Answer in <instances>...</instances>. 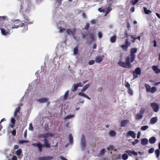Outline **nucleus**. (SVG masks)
<instances>
[{
	"label": "nucleus",
	"instance_id": "nucleus-1",
	"mask_svg": "<svg viewBox=\"0 0 160 160\" xmlns=\"http://www.w3.org/2000/svg\"><path fill=\"white\" fill-rule=\"evenodd\" d=\"M137 49L135 48H132L130 50V54L125 58V62H122L120 59L118 64L120 66L127 68H130L132 67L131 63L134 61L136 57L135 53H137Z\"/></svg>",
	"mask_w": 160,
	"mask_h": 160
},
{
	"label": "nucleus",
	"instance_id": "nucleus-2",
	"mask_svg": "<svg viewBox=\"0 0 160 160\" xmlns=\"http://www.w3.org/2000/svg\"><path fill=\"white\" fill-rule=\"evenodd\" d=\"M47 138L44 139L43 141L44 142V144H42L39 142L38 143H34L32 144V145L34 147H37L38 148V150L39 152H42V148L44 147H45L46 148H50L51 147V145L49 143V141L47 140Z\"/></svg>",
	"mask_w": 160,
	"mask_h": 160
},
{
	"label": "nucleus",
	"instance_id": "nucleus-3",
	"mask_svg": "<svg viewBox=\"0 0 160 160\" xmlns=\"http://www.w3.org/2000/svg\"><path fill=\"white\" fill-rule=\"evenodd\" d=\"M24 26V29L22 30V32L24 33L28 30V26L27 25H25L24 23H21L19 25H16L15 24H12V29L17 28L19 27H21Z\"/></svg>",
	"mask_w": 160,
	"mask_h": 160
},
{
	"label": "nucleus",
	"instance_id": "nucleus-4",
	"mask_svg": "<svg viewBox=\"0 0 160 160\" xmlns=\"http://www.w3.org/2000/svg\"><path fill=\"white\" fill-rule=\"evenodd\" d=\"M76 31L77 29L75 28H68L66 30V33L68 35H72L73 38L75 39V35Z\"/></svg>",
	"mask_w": 160,
	"mask_h": 160
},
{
	"label": "nucleus",
	"instance_id": "nucleus-5",
	"mask_svg": "<svg viewBox=\"0 0 160 160\" xmlns=\"http://www.w3.org/2000/svg\"><path fill=\"white\" fill-rule=\"evenodd\" d=\"M112 10V8L110 7V6L107 8L101 7L98 9V11L100 12H105V14H104L105 16H106Z\"/></svg>",
	"mask_w": 160,
	"mask_h": 160
},
{
	"label": "nucleus",
	"instance_id": "nucleus-6",
	"mask_svg": "<svg viewBox=\"0 0 160 160\" xmlns=\"http://www.w3.org/2000/svg\"><path fill=\"white\" fill-rule=\"evenodd\" d=\"M141 70L140 68L138 67L136 68L133 72V79L138 78V75L141 74Z\"/></svg>",
	"mask_w": 160,
	"mask_h": 160
},
{
	"label": "nucleus",
	"instance_id": "nucleus-7",
	"mask_svg": "<svg viewBox=\"0 0 160 160\" xmlns=\"http://www.w3.org/2000/svg\"><path fill=\"white\" fill-rule=\"evenodd\" d=\"M131 45V42L128 41V39H126L125 42L124 44L122 45L121 46L122 49L125 51L127 50L128 47Z\"/></svg>",
	"mask_w": 160,
	"mask_h": 160
},
{
	"label": "nucleus",
	"instance_id": "nucleus-8",
	"mask_svg": "<svg viewBox=\"0 0 160 160\" xmlns=\"http://www.w3.org/2000/svg\"><path fill=\"white\" fill-rule=\"evenodd\" d=\"M150 106L154 112H157L158 111L159 107L158 105L156 102H153L151 103Z\"/></svg>",
	"mask_w": 160,
	"mask_h": 160
},
{
	"label": "nucleus",
	"instance_id": "nucleus-9",
	"mask_svg": "<svg viewBox=\"0 0 160 160\" xmlns=\"http://www.w3.org/2000/svg\"><path fill=\"white\" fill-rule=\"evenodd\" d=\"M49 136L52 137V134L51 133H46L43 134H39L38 136V138H43L44 139L48 138Z\"/></svg>",
	"mask_w": 160,
	"mask_h": 160
},
{
	"label": "nucleus",
	"instance_id": "nucleus-10",
	"mask_svg": "<svg viewBox=\"0 0 160 160\" xmlns=\"http://www.w3.org/2000/svg\"><path fill=\"white\" fill-rule=\"evenodd\" d=\"M86 140L85 136L84 134H82V137L81 139V146L82 148V149L84 150L86 146Z\"/></svg>",
	"mask_w": 160,
	"mask_h": 160
},
{
	"label": "nucleus",
	"instance_id": "nucleus-11",
	"mask_svg": "<svg viewBox=\"0 0 160 160\" xmlns=\"http://www.w3.org/2000/svg\"><path fill=\"white\" fill-rule=\"evenodd\" d=\"M1 33L4 36L9 35L10 34V31L8 29H5L4 28L1 29Z\"/></svg>",
	"mask_w": 160,
	"mask_h": 160
},
{
	"label": "nucleus",
	"instance_id": "nucleus-12",
	"mask_svg": "<svg viewBox=\"0 0 160 160\" xmlns=\"http://www.w3.org/2000/svg\"><path fill=\"white\" fill-rule=\"evenodd\" d=\"M53 158V157L51 156H44L38 157V160H51Z\"/></svg>",
	"mask_w": 160,
	"mask_h": 160
},
{
	"label": "nucleus",
	"instance_id": "nucleus-13",
	"mask_svg": "<svg viewBox=\"0 0 160 160\" xmlns=\"http://www.w3.org/2000/svg\"><path fill=\"white\" fill-rule=\"evenodd\" d=\"M37 82H32L30 84H29L28 89L29 90L34 89L37 87Z\"/></svg>",
	"mask_w": 160,
	"mask_h": 160
},
{
	"label": "nucleus",
	"instance_id": "nucleus-14",
	"mask_svg": "<svg viewBox=\"0 0 160 160\" xmlns=\"http://www.w3.org/2000/svg\"><path fill=\"white\" fill-rule=\"evenodd\" d=\"M104 56H97L95 59V61L97 63H99L101 62L103 59Z\"/></svg>",
	"mask_w": 160,
	"mask_h": 160
},
{
	"label": "nucleus",
	"instance_id": "nucleus-15",
	"mask_svg": "<svg viewBox=\"0 0 160 160\" xmlns=\"http://www.w3.org/2000/svg\"><path fill=\"white\" fill-rule=\"evenodd\" d=\"M127 136H130L133 138H136V134L133 131H128L127 133Z\"/></svg>",
	"mask_w": 160,
	"mask_h": 160
},
{
	"label": "nucleus",
	"instance_id": "nucleus-16",
	"mask_svg": "<svg viewBox=\"0 0 160 160\" xmlns=\"http://www.w3.org/2000/svg\"><path fill=\"white\" fill-rule=\"evenodd\" d=\"M125 152L127 153L130 156H132V154L134 155L135 156L138 155V152L134 151L128 150L126 151Z\"/></svg>",
	"mask_w": 160,
	"mask_h": 160
},
{
	"label": "nucleus",
	"instance_id": "nucleus-17",
	"mask_svg": "<svg viewBox=\"0 0 160 160\" xmlns=\"http://www.w3.org/2000/svg\"><path fill=\"white\" fill-rule=\"evenodd\" d=\"M158 121V118L157 117L152 118L150 120V123L153 124L156 123Z\"/></svg>",
	"mask_w": 160,
	"mask_h": 160
},
{
	"label": "nucleus",
	"instance_id": "nucleus-18",
	"mask_svg": "<svg viewBox=\"0 0 160 160\" xmlns=\"http://www.w3.org/2000/svg\"><path fill=\"white\" fill-rule=\"evenodd\" d=\"M129 122V121L127 120H122L121 122V127H126V125Z\"/></svg>",
	"mask_w": 160,
	"mask_h": 160
},
{
	"label": "nucleus",
	"instance_id": "nucleus-19",
	"mask_svg": "<svg viewBox=\"0 0 160 160\" xmlns=\"http://www.w3.org/2000/svg\"><path fill=\"white\" fill-rule=\"evenodd\" d=\"M156 141V139L154 136L151 137L149 139V141L151 144L154 143Z\"/></svg>",
	"mask_w": 160,
	"mask_h": 160
},
{
	"label": "nucleus",
	"instance_id": "nucleus-20",
	"mask_svg": "<svg viewBox=\"0 0 160 160\" xmlns=\"http://www.w3.org/2000/svg\"><path fill=\"white\" fill-rule=\"evenodd\" d=\"M141 144L143 145H145L148 143V141L147 139L144 138L141 139Z\"/></svg>",
	"mask_w": 160,
	"mask_h": 160
},
{
	"label": "nucleus",
	"instance_id": "nucleus-21",
	"mask_svg": "<svg viewBox=\"0 0 160 160\" xmlns=\"http://www.w3.org/2000/svg\"><path fill=\"white\" fill-rule=\"evenodd\" d=\"M40 103H44L47 102L48 101V98H42L38 100Z\"/></svg>",
	"mask_w": 160,
	"mask_h": 160
},
{
	"label": "nucleus",
	"instance_id": "nucleus-22",
	"mask_svg": "<svg viewBox=\"0 0 160 160\" xmlns=\"http://www.w3.org/2000/svg\"><path fill=\"white\" fill-rule=\"evenodd\" d=\"M147 90H156V88L155 87H152V88L150 90L151 87L149 84L145 83V84Z\"/></svg>",
	"mask_w": 160,
	"mask_h": 160
},
{
	"label": "nucleus",
	"instance_id": "nucleus-23",
	"mask_svg": "<svg viewBox=\"0 0 160 160\" xmlns=\"http://www.w3.org/2000/svg\"><path fill=\"white\" fill-rule=\"evenodd\" d=\"M78 95L80 96L84 97L89 100H91L90 98L88 96L83 93L82 92H79Z\"/></svg>",
	"mask_w": 160,
	"mask_h": 160
},
{
	"label": "nucleus",
	"instance_id": "nucleus-24",
	"mask_svg": "<svg viewBox=\"0 0 160 160\" xmlns=\"http://www.w3.org/2000/svg\"><path fill=\"white\" fill-rule=\"evenodd\" d=\"M116 134V132L113 130H110L109 132V135L112 137L115 136Z\"/></svg>",
	"mask_w": 160,
	"mask_h": 160
},
{
	"label": "nucleus",
	"instance_id": "nucleus-25",
	"mask_svg": "<svg viewBox=\"0 0 160 160\" xmlns=\"http://www.w3.org/2000/svg\"><path fill=\"white\" fill-rule=\"evenodd\" d=\"M116 40V37L115 35H114L112 37L110 38V41L112 43L114 42Z\"/></svg>",
	"mask_w": 160,
	"mask_h": 160
},
{
	"label": "nucleus",
	"instance_id": "nucleus-26",
	"mask_svg": "<svg viewBox=\"0 0 160 160\" xmlns=\"http://www.w3.org/2000/svg\"><path fill=\"white\" fill-rule=\"evenodd\" d=\"M143 116L140 114H138L135 116V119L136 120H139L141 119Z\"/></svg>",
	"mask_w": 160,
	"mask_h": 160
},
{
	"label": "nucleus",
	"instance_id": "nucleus-27",
	"mask_svg": "<svg viewBox=\"0 0 160 160\" xmlns=\"http://www.w3.org/2000/svg\"><path fill=\"white\" fill-rule=\"evenodd\" d=\"M143 10L146 14H148L152 12V11L149 10H147L145 7H143Z\"/></svg>",
	"mask_w": 160,
	"mask_h": 160
},
{
	"label": "nucleus",
	"instance_id": "nucleus-28",
	"mask_svg": "<svg viewBox=\"0 0 160 160\" xmlns=\"http://www.w3.org/2000/svg\"><path fill=\"white\" fill-rule=\"evenodd\" d=\"M155 153L156 154L157 158H158L160 155V151L159 149H157L155 151Z\"/></svg>",
	"mask_w": 160,
	"mask_h": 160
},
{
	"label": "nucleus",
	"instance_id": "nucleus-29",
	"mask_svg": "<svg viewBox=\"0 0 160 160\" xmlns=\"http://www.w3.org/2000/svg\"><path fill=\"white\" fill-rule=\"evenodd\" d=\"M128 155L126 153H124L122 154V158L123 160H126L128 158Z\"/></svg>",
	"mask_w": 160,
	"mask_h": 160
},
{
	"label": "nucleus",
	"instance_id": "nucleus-30",
	"mask_svg": "<svg viewBox=\"0 0 160 160\" xmlns=\"http://www.w3.org/2000/svg\"><path fill=\"white\" fill-rule=\"evenodd\" d=\"M88 34V32L87 31L84 32L82 33V37L83 39H84Z\"/></svg>",
	"mask_w": 160,
	"mask_h": 160
},
{
	"label": "nucleus",
	"instance_id": "nucleus-31",
	"mask_svg": "<svg viewBox=\"0 0 160 160\" xmlns=\"http://www.w3.org/2000/svg\"><path fill=\"white\" fill-rule=\"evenodd\" d=\"M69 141L70 143L72 144L73 142V138L71 134H70L69 135Z\"/></svg>",
	"mask_w": 160,
	"mask_h": 160
},
{
	"label": "nucleus",
	"instance_id": "nucleus-32",
	"mask_svg": "<svg viewBox=\"0 0 160 160\" xmlns=\"http://www.w3.org/2000/svg\"><path fill=\"white\" fill-rule=\"evenodd\" d=\"M75 115H68L67 116H66L65 117V119H68L71 118H73L74 117Z\"/></svg>",
	"mask_w": 160,
	"mask_h": 160
},
{
	"label": "nucleus",
	"instance_id": "nucleus-33",
	"mask_svg": "<svg viewBox=\"0 0 160 160\" xmlns=\"http://www.w3.org/2000/svg\"><path fill=\"white\" fill-rule=\"evenodd\" d=\"M78 52V46L76 47L74 49V54L76 55Z\"/></svg>",
	"mask_w": 160,
	"mask_h": 160
},
{
	"label": "nucleus",
	"instance_id": "nucleus-34",
	"mask_svg": "<svg viewBox=\"0 0 160 160\" xmlns=\"http://www.w3.org/2000/svg\"><path fill=\"white\" fill-rule=\"evenodd\" d=\"M22 152V150L19 149L16 152V154L17 156H20Z\"/></svg>",
	"mask_w": 160,
	"mask_h": 160
},
{
	"label": "nucleus",
	"instance_id": "nucleus-35",
	"mask_svg": "<svg viewBox=\"0 0 160 160\" xmlns=\"http://www.w3.org/2000/svg\"><path fill=\"white\" fill-rule=\"evenodd\" d=\"M148 128V127L147 125L142 126L141 128V129L143 131H145Z\"/></svg>",
	"mask_w": 160,
	"mask_h": 160
},
{
	"label": "nucleus",
	"instance_id": "nucleus-36",
	"mask_svg": "<svg viewBox=\"0 0 160 160\" xmlns=\"http://www.w3.org/2000/svg\"><path fill=\"white\" fill-rule=\"evenodd\" d=\"M130 37L131 38L133 39L131 41V42L132 43H134L137 39V38H136V37H134V35H131Z\"/></svg>",
	"mask_w": 160,
	"mask_h": 160
},
{
	"label": "nucleus",
	"instance_id": "nucleus-37",
	"mask_svg": "<svg viewBox=\"0 0 160 160\" xmlns=\"http://www.w3.org/2000/svg\"><path fill=\"white\" fill-rule=\"evenodd\" d=\"M138 0H132L131 1L132 5H134L138 3Z\"/></svg>",
	"mask_w": 160,
	"mask_h": 160
},
{
	"label": "nucleus",
	"instance_id": "nucleus-38",
	"mask_svg": "<svg viewBox=\"0 0 160 160\" xmlns=\"http://www.w3.org/2000/svg\"><path fill=\"white\" fill-rule=\"evenodd\" d=\"M29 130L32 131L33 130V127L32 126V123H30L29 124Z\"/></svg>",
	"mask_w": 160,
	"mask_h": 160
},
{
	"label": "nucleus",
	"instance_id": "nucleus-39",
	"mask_svg": "<svg viewBox=\"0 0 160 160\" xmlns=\"http://www.w3.org/2000/svg\"><path fill=\"white\" fill-rule=\"evenodd\" d=\"M68 93H69L68 91H67L66 92V93H65V94L64 95V99H67V98L68 97Z\"/></svg>",
	"mask_w": 160,
	"mask_h": 160
},
{
	"label": "nucleus",
	"instance_id": "nucleus-40",
	"mask_svg": "<svg viewBox=\"0 0 160 160\" xmlns=\"http://www.w3.org/2000/svg\"><path fill=\"white\" fill-rule=\"evenodd\" d=\"M138 142V139H136L134 140V142H132V144L134 146L136 144H137Z\"/></svg>",
	"mask_w": 160,
	"mask_h": 160
},
{
	"label": "nucleus",
	"instance_id": "nucleus-41",
	"mask_svg": "<svg viewBox=\"0 0 160 160\" xmlns=\"http://www.w3.org/2000/svg\"><path fill=\"white\" fill-rule=\"evenodd\" d=\"M106 152V150L105 149H102L100 152L99 154L102 155L103 154Z\"/></svg>",
	"mask_w": 160,
	"mask_h": 160
},
{
	"label": "nucleus",
	"instance_id": "nucleus-42",
	"mask_svg": "<svg viewBox=\"0 0 160 160\" xmlns=\"http://www.w3.org/2000/svg\"><path fill=\"white\" fill-rule=\"evenodd\" d=\"M89 35L90 38H91L92 40L93 41L94 40V34L92 33H90Z\"/></svg>",
	"mask_w": 160,
	"mask_h": 160
},
{
	"label": "nucleus",
	"instance_id": "nucleus-43",
	"mask_svg": "<svg viewBox=\"0 0 160 160\" xmlns=\"http://www.w3.org/2000/svg\"><path fill=\"white\" fill-rule=\"evenodd\" d=\"M28 142H29V141H28V140H20L19 141V144H22L24 143Z\"/></svg>",
	"mask_w": 160,
	"mask_h": 160
},
{
	"label": "nucleus",
	"instance_id": "nucleus-44",
	"mask_svg": "<svg viewBox=\"0 0 160 160\" xmlns=\"http://www.w3.org/2000/svg\"><path fill=\"white\" fill-rule=\"evenodd\" d=\"M154 151V149L153 148H152L150 149L148 151V152L149 153H152Z\"/></svg>",
	"mask_w": 160,
	"mask_h": 160
},
{
	"label": "nucleus",
	"instance_id": "nucleus-45",
	"mask_svg": "<svg viewBox=\"0 0 160 160\" xmlns=\"http://www.w3.org/2000/svg\"><path fill=\"white\" fill-rule=\"evenodd\" d=\"M89 85L88 84L85 85L83 87L82 90H86L88 89V88L89 87Z\"/></svg>",
	"mask_w": 160,
	"mask_h": 160
},
{
	"label": "nucleus",
	"instance_id": "nucleus-46",
	"mask_svg": "<svg viewBox=\"0 0 160 160\" xmlns=\"http://www.w3.org/2000/svg\"><path fill=\"white\" fill-rule=\"evenodd\" d=\"M89 28V23H87L85 27V29L88 31V30Z\"/></svg>",
	"mask_w": 160,
	"mask_h": 160
},
{
	"label": "nucleus",
	"instance_id": "nucleus-47",
	"mask_svg": "<svg viewBox=\"0 0 160 160\" xmlns=\"http://www.w3.org/2000/svg\"><path fill=\"white\" fill-rule=\"evenodd\" d=\"M145 109L144 108H141L140 110V113L141 115L143 114L145 112Z\"/></svg>",
	"mask_w": 160,
	"mask_h": 160
},
{
	"label": "nucleus",
	"instance_id": "nucleus-48",
	"mask_svg": "<svg viewBox=\"0 0 160 160\" xmlns=\"http://www.w3.org/2000/svg\"><path fill=\"white\" fill-rule=\"evenodd\" d=\"M152 69L155 72L157 69L158 68V66H153L152 67Z\"/></svg>",
	"mask_w": 160,
	"mask_h": 160
},
{
	"label": "nucleus",
	"instance_id": "nucleus-49",
	"mask_svg": "<svg viewBox=\"0 0 160 160\" xmlns=\"http://www.w3.org/2000/svg\"><path fill=\"white\" fill-rule=\"evenodd\" d=\"M60 28V32H63L64 31L66 30V29L64 28H62V27L61 26L59 27Z\"/></svg>",
	"mask_w": 160,
	"mask_h": 160
},
{
	"label": "nucleus",
	"instance_id": "nucleus-50",
	"mask_svg": "<svg viewBox=\"0 0 160 160\" xmlns=\"http://www.w3.org/2000/svg\"><path fill=\"white\" fill-rule=\"evenodd\" d=\"M94 62H95V61L93 60H91L90 61L88 62V64L89 65H92L93 64H94Z\"/></svg>",
	"mask_w": 160,
	"mask_h": 160
},
{
	"label": "nucleus",
	"instance_id": "nucleus-51",
	"mask_svg": "<svg viewBox=\"0 0 160 160\" xmlns=\"http://www.w3.org/2000/svg\"><path fill=\"white\" fill-rule=\"evenodd\" d=\"M24 19L27 21H29V18L26 15H23Z\"/></svg>",
	"mask_w": 160,
	"mask_h": 160
},
{
	"label": "nucleus",
	"instance_id": "nucleus-52",
	"mask_svg": "<svg viewBox=\"0 0 160 160\" xmlns=\"http://www.w3.org/2000/svg\"><path fill=\"white\" fill-rule=\"evenodd\" d=\"M16 120L14 118H12L11 119V122L12 124L15 125V123Z\"/></svg>",
	"mask_w": 160,
	"mask_h": 160
},
{
	"label": "nucleus",
	"instance_id": "nucleus-53",
	"mask_svg": "<svg viewBox=\"0 0 160 160\" xmlns=\"http://www.w3.org/2000/svg\"><path fill=\"white\" fill-rule=\"evenodd\" d=\"M73 86H74L73 90H77L78 87H79L77 84L73 85Z\"/></svg>",
	"mask_w": 160,
	"mask_h": 160
},
{
	"label": "nucleus",
	"instance_id": "nucleus-54",
	"mask_svg": "<svg viewBox=\"0 0 160 160\" xmlns=\"http://www.w3.org/2000/svg\"><path fill=\"white\" fill-rule=\"evenodd\" d=\"M98 37L99 38H102V34L101 32H98Z\"/></svg>",
	"mask_w": 160,
	"mask_h": 160
},
{
	"label": "nucleus",
	"instance_id": "nucleus-55",
	"mask_svg": "<svg viewBox=\"0 0 160 160\" xmlns=\"http://www.w3.org/2000/svg\"><path fill=\"white\" fill-rule=\"evenodd\" d=\"M11 132H12V134L13 136H16V131L15 130H13Z\"/></svg>",
	"mask_w": 160,
	"mask_h": 160
},
{
	"label": "nucleus",
	"instance_id": "nucleus-56",
	"mask_svg": "<svg viewBox=\"0 0 160 160\" xmlns=\"http://www.w3.org/2000/svg\"><path fill=\"white\" fill-rule=\"evenodd\" d=\"M62 0H57L56 2L59 5H60L62 4Z\"/></svg>",
	"mask_w": 160,
	"mask_h": 160
},
{
	"label": "nucleus",
	"instance_id": "nucleus-57",
	"mask_svg": "<svg viewBox=\"0 0 160 160\" xmlns=\"http://www.w3.org/2000/svg\"><path fill=\"white\" fill-rule=\"evenodd\" d=\"M77 84L79 87H82L83 85V84H82V83L81 82H79Z\"/></svg>",
	"mask_w": 160,
	"mask_h": 160
},
{
	"label": "nucleus",
	"instance_id": "nucleus-58",
	"mask_svg": "<svg viewBox=\"0 0 160 160\" xmlns=\"http://www.w3.org/2000/svg\"><path fill=\"white\" fill-rule=\"evenodd\" d=\"M20 107L19 106V107L16 108V110L15 111L18 112H20Z\"/></svg>",
	"mask_w": 160,
	"mask_h": 160
},
{
	"label": "nucleus",
	"instance_id": "nucleus-59",
	"mask_svg": "<svg viewBox=\"0 0 160 160\" xmlns=\"http://www.w3.org/2000/svg\"><path fill=\"white\" fill-rule=\"evenodd\" d=\"M17 158L16 156H13L12 158V160H17Z\"/></svg>",
	"mask_w": 160,
	"mask_h": 160
},
{
	"label": "nucleus",
	"instance_id": "nucleus-60",
	"mask_svg": "<svg viewBox=\"0 0 160 160\" xmlns=\"http://www.w3.org/2000/svg\"><path fill=\"white\" fill-rule=\"evenodd\" d=\"M141 135V133L140 132H138V135H137V138H140V136Z\"/></svg>",
	"mask_w": 160,
	"mask_h": 160
},
{
	"label": "nucleus",
	"instance_id": "nucleus-61",
	"mask_svg": "<svg viewBox=\"0 0 160 160\" xmlns=\"http://www.w3.org/2000/svg\"><path fill=\"white\" fill-rule=\"evenodd\" d=\"M130 25L129 23V22H128L127 23V27L128 29H129L130 28Z\"/></svg>",
	"mask_w": 160,
	"mask_h": 160
},
{
	"label": "nucleus",
	"instance_id": "nucleus-62",
	"mask_svg": "<svg viewBox=\"0 0 160 160\" xmlns=\"http://www.w3.org/2000/svg\"><path fill=\"white\" fill-rule=\"evenodd\" d=\"M19 148V146L18 145H16L14 146V148L15 149H18Z\"/></svg>",
	"mask_w": 160,
	"mask_h": 160
},
{
	"label": "nucleus",
	"instance_id": "nucleus-63",
	"mask_svg": "<svg viewBox=\"0 0 160 160\" xmlns=\"http://www.w3.org/2000/svg\"><path fill=\"white\" fill-rule=\"evenodd\" d=\"M135 9L134 7H132L131 9H130V11L132 12H133L134 11Z\"/></svg>",
	"mask_w": 160,
	"mask_h": 160
},
{
	"label": "nucleus",
	"instance_id": "nucleus-64",
	"mask_svg": "<svg viewBox=\"0 0 160 160\" xmlns=\"http://www.w3.org/2000/svg\"><path fill=\"white\" fill-rule=\"evenodd\" d=\"M155 72L156 73H160V69H158H158H157V70H156V71Z\"/></svg>",
	"mask_w": 160,
	"mask_h": 160
}]
</instances>
